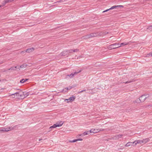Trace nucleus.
Listing matches in <instances>:
<instances>
[{"instance_id":"12","label":"nucleus","mask_w":152,"mask_h":152,"mask_svg":"<svg viewBox=\"0 0 152 152\" xmlns=\"http://www.w3.org/2000/svg\"><path fill=\"white\" fill-rule=\"evenodd\" d=\"M34 50V48H30L27 49L25 52H27L28 53H30L33 51Z\"/></svg>"},{"instance_id":"19","label":"nucleus","mask_w":152,"mask_h":152,"mask_svg":"<svg viewBox=\"0 0 152 152\" xmlns=\"http://www.w3.org/2000/svg\"><path fill=\"white\" fill-rule=\"evenodd\" d=\"M143 143H145L149 141L148 138H146L142 140Z\"/></svg>"},{"instance_id":"26","label":"nucleus","mask_w":152,"mask_h":152,"mask_svg":"<svg viewBox=\"0 0 152 152\" xmlns=\"http://www.w3.org/2000/svg\"><path fill=\"white\" fill-rule=\"evenodd\" d=\"M67 0H60L57 1V3L64 2L65 1H67Z\"/></svg>"},{"instance_id":"1","label":"nucleus","mask_w":152,"mask_h":152,"mask_svg":"<svg viewBox=\"0 0 152 152\" xmlns=\"http://www.w3.org/2000/svg\"><path fill=\"white\" fill-rule=\"evenodd\" d=\"M149 96V95L148 94L143 95L140 97L139 99H137L136 100V102L139 103L140 102H143L145 101L146 98Z\"/></svg>"},{"instance_id":"22","label":"nucleus","mask_w":152,"mask_h":152,"mask_svg":"<svg viewBox=\"0 0 152 152\" xmlns=\"http://www.w3.org/2000/svg\"><path fill=\"white\" fill-rule=\"evenodd\" d=\"M147 29H148L150 31H152V25L148 26V27L147 28Z\"/></svg>"},{"instance_id":"11","label":"nucleus","mask_w":152,"mask_h":152,"mask_svg":"<svg viewBox=\"0 0 152 152\" xmlns=\"http://www.w3.org/2000/svg\"><path fill=\"white\" fill-rule=\"evenodd\" d=\"M134 142H135V144L136 145L138 143L141 144L142 143H143L142 140H135L134 141Z\"/></svg>"},{"instance_id":"31","label":"nucleus","mask_w":152,"mask_h":152,"mask_svg":"<svg viewBox=\"0 0 152 152\" xmlns=\"http://www.w3.org/2000/svg\"><path fill=\"white\" fill-rule=\"evenodd\" d=\"M86 91V90H82L80 92H79V93H81L84 91Z\"/></svg>"},{"instance_id":"6","label":"nucleus","mask_w":152,"mask_h":152,"mask_svg":"<svg viewBox=\"0 0 152 152\" xmlns=\"http://www.w3.org/2000/svg\"><path fill=\"white\" fill-rule=\"evenodd\" d=\"M130 145H132L133 146H136L135 144V142H134V141L133 142H127L126 145L125 146L128 147Z\"/></svg>"},{"instance_id":"10","label":"nucleus","mask_w":152,"mask_h":152,"mask_svg":"<svg viewBox=\"0 0 152 152\" xmlns=\"http://www.w3.org/2000/svg\"><path fill=\"white\" fill-rule=\"evenodd\" d=\"M90 132L91 133H96L98 132V129H92L90 130Z\"/></svg>"},{"instance_id":"23","label":"nucleus","mask_w":152,"mask_h":152,"mask_svg":"<svg viewBox=\"0 0 152 152\" xmlns=\"http://www.w3.org/2000/svg\"><path fill=\"white\" fill-rule=\"evenodd\" d=\"M152 56V52L150 53L149 54H147L146 57H150Z\"/></svg>"},{"instance_id":"39","label":"nucleus","mask_w":152,"mask_h":152,"mask_svg":"<svg viewBox=\"0 0 152 152\" xmlns=\"http://www.w3.org/2000/svg\"><path fill=\"white\" fill-rule=\"evenodd\" d=\"M42 140V139H39V141H40V140Z\"/></svg>"},{"instance_id":"37","label":"nucleus","mask_w":152,"mask_h":152,"mask_svg":"<svg viewBox=\"0 0 152 152\" xmlns=\"http://www.w3.org/2000/svg\"><path fill=\"white\" fill-rule=\"evenodd\" d=\"M110 9H107V10H107V11H109V10H110Z\"/></svg>"},{"instance_id":"16","label":"nucleus","mask_w":152,"mask_h":152,"mask_svg":"<svg viewBox=\"0 0 152 152\" xmlns=\"http://www.w3.org/2000/svg\"><path fill=\"white\" fill-rule=\"evenodd\" d=\"M82 139L81 138H79L76 139H75L72 140H71L69 141V142H75L78 141H82Z\"/></svg>"},{"instance_id":"30","label":"nucleus","mask_w":152,"mask_h":152,"mask_svg":"<svg viewBox=\"0 0 152 152\" xmlns=\"http://www.w3.org/2000/svg\"><path fill=\"white\" fill-rule=\"evenodd\" d=\"M70 88H69L68 87H66L65 88V89H66L67 90H69Z\"/></svg>"},{"instance_id":"34","label":"nucleus","mask_w":152,"mask_h":152,"mask_svg":"<svg viewBox=\"0 0 152 152\" xmlns=\"http://www.w3.org/2000/svg\"><path fill=\"white\" fill-rule=\"evenodd\" d=\"M2 4H3V5H4L6 4L4 2V1L2 3Z\"/></svg>"},{"instance_id":"8","label":"nucleus","mask_w":152,"mask_h":152,"mask_svg":"<svg viewBox=\"0 0 152 152\" xmlns=\"http://www.w3.org/2000/svg\"><path fill=\"white\" fill-rule=\"evenodd\" d=\"M75 97L72 96L70 97L68 99H65V101H68L69 100V102H72L75 100ZM67 102H69L68 101Z\"/></svg>"},{"instance_id":"38","label":"nucleus","mask_w":152,"mask_h":152,"mask_svg":"<svg viewBox=\"0 0 152 152\" xmlns=\"http://www.w3.org/2000/svg\"><path fill=\"white\" fill-rule=\"evenodd\" d=\"M64 89H63L62 91V92L63 91H64Z\"/></svg>"},{"instance_id":"41","label":"nucleus","mask_w":152,"mask_h":152,"mask_svg":"<svg viewBox=\"0 0 152 152\" xmlns=\"http://www.w3.org/2000/svg\"><path fill=\"white\" fill-rule=\"evenodd\" d=\"M1 81V80H0V81Z\"/></svg>"},{"instance_id":"29","label":"nucleus","mask_w":152,"mask_h":152,"mask_svg":"<svg viewBox=\"0 0 152 152\" xmlns=\"http://www.w3.org/2000/svg\"><path fill=\"white\" fill-rule=\"evenodd\" d=\"M79 51V49H75L74 50H73V52H77Z\"/></svg>"},{"instance_id":"32","label":"nucleus","mask_w":152,"mask_h":152,"mask_svg":"<svg viewBox=\"0 0 152 152\" xmlns=\"http://www.w3.org/2000/svg\"><path fill=\"white\" fill-rule=\"evenodd\" d=\"M4 62V61H0V64H3Z\"/></svg>"},{"instance_id":"14","label":"nucleus","mask_w":152,"mask_h":152,"mask_svg":"<svg viewBox=\"0 0 152 152\" xmlns=\"http://www.w3.org/2000/svg\"><path fill=\"white\" fill-rule=\"evenodd\" d=\"M122 136V134L117 135L114 136L113 138L114 139H117L121 137Z\"/></svg>"},{"instance_id":"13","label":"nucleus","mask_w":152,"mask_h":152,"mask_svg":"<svg viewBox=\"0 0 152 152\" xmlns=\"http://www.w3.org/2000/svg\"><path fill=\"white\" fill-rule=\"evenodd\" d=\"M123 7L124 6L122 5H117V6H114L111 7L110 8V9L113 10L114 9L117 8L118 7Z\"/></svg>"},{"instance_id":"24","label":"nucleus","mask_w":152,"mask_h":152,"mask_svg":"<svg viewBox=\"0 0 152 152\" xmlns=\"http://www.w3.org/2000/svg\"><path fill=\"white\" fill-rule=\"evenodd\" d=\"M67 52L68 53H72L73 52V50L72 49H70V50H68L67 51Z\"/></svg>"},{"instance_id":"9","label":"nucleus","mask_w":152,"mask_h":152,"mask_svg":"<svg viewBox=\"0 0 152 152\" xmlns=\"http://www.w3.org/2000/svg\"><path fill=\"white\" fill-rule=\"evenodd\" d=\"M90 133V130L89 131H86L85 132H84L82 134H80V136H84L86 135H87V134H89Z\"/></svg>"},{"instance_id":"4","label":"nucleus","mask_w":152,"mask_h":152,"mask_svg":"<svg viewBox=\"0 0 152 152\" xmlns=\"http://www.w3.org/2000/svg\"><path fill=\"white\" fill-rule=\"evenodd\" d=\"M64 124V122L62 121H60V122L57 123L53 124L52 126L50 127V129L56 128V127H60L62 126Z\"/></svg>"},{"instance_id":"25","label":"nucleus","mask_w":152,"mask_h":152,"mask_svg":"<svg viewBox=\"0 0 152 152\" xmlns=\"http://www.w3.org/2000/svg\"><path fill=\"white\" fill-rule=\"evenodd\" d=\"M23 96H24V97H27L29 94L28 92L26 93L25 94H24V92H23Z\"/></svg>"},{"instance_id":"36","label":"nucleus","mask_w":152,"mask_h":152,"mask_svg":"<svg viewBox=\"0 0 152 152\" xmlns=\"http://www.w3.org/2000/svg\"><path fill=\"white\" fill-rule=\"evenodd\" d=\"M107 12V10H104V11H103V12Z\"/></svg>"},{"instance_id":"5","label":"nucleus","mask_w":152,"mask_h":152,"mask_svg":"<svg viewBox=\"0 0 152 152\" xmlns=\"http://www.w3.org/2000/svg\"><path fill=\"white\" fill-rule=\"evenodd\" d=\"M119 44L118 43H114L109 45L108 48L109 49H115L120 47V46L116 47V46L118 45Z\"/></svg>"},{"instance_id":"27","label":"nucleus","mask_w":152,"mask_h":152,"mask_svg":"<svg viewBox=\"0 0 152 152\" xmlns=\"http://www.w3.org/2000/svg\"><path fill=\"white\" fill-rule=\"evenodd\" d=\"M104 129H103L101 128V129H98V132H100V131H104Z\"/></svg>"},{"instance_id":"2","label":"nucleus","mask_w":152,"mask_h":152,"mask_svg":"<svg viewBox=\"0 0 152 152\" xmlns=\"http://www.w3.org/2000/svg\"><path fill=\"white\" fill-rule=\"evenodd\" d=\"M11 96H16L17 98L19 99H23L24 98L23 92H16L11 94Z\"/></svg>"},{"instance_id":"35","label":"nucleus","mask_w":152,"mask_h":152,"mask_svg":"<svg viewBox=\"0 0 152 152\" xmlns=\"http://www.w3.org/2000/svg\"><path fill=\"white\" fill-rule=\"evenodd\" d=\"M107 12V10H104V11H103V12Z\"/></svg>"},{"instance_id":"33","label":"nucleus","mask_w":152,"mask_h":152,"mask_svg":"<svg viewBox=\"0 0 152 152\" xmlns=\"http://www.w3.org/2000/svg\"><path fill=\"white\" fill-rule=\"evenodd\" d=\"M4 5H3V4H2L1 5H0V7H3Z\"/></svg>"},{"instance_id":"15","label":"nucleus","mask_w":152,"mask_h":152,"mask_svg":"<svg viewBox=\"0 0 152 152\" xmlns=\"http://www.w3.org/2000/svg\"><path fill=\"white\" fill-rule=\"evenodd\" d=\"M27 64H23L20 66L19 67H18V69L20 70V68H25L27 67Z\"/></svg>"},{"instance_id":"21","label":"nucleus","mask_w":152,"mask_h":152,"mask_svg":"<svg viewBox=\"0 0 152 152\" xmlns=\"http://www.w3.org/2000/svg\"><path fill=\"white\" fill-rule=\"evenodd\" d=\"M128 44H129L128 42H125L122 43H121V45L120 46L121 47V46H123V45H128Z\"/></svg>"},{"instance_id":"40","label":"nucleus","mask_w":152,"mask_h":152,"mask_svg":"<svg viewBox=\"0 0 152 152\" xmlns=\"http://www.w3.org/2000/svg\"><path fill=\"white\" fill-rule=\"evenodd\" d=\"M15 97H12V98H14Z\"/></svg>"},{"instance_id":"28","label":"nucleus","mask_w":152,"mask_h":152,"mask_svg":"<svg viewBox=\"0 0 152 152\" xmlns=\"http://www.w3.org/2000/svg\"><path fill=\"white\" fill-rule=\"evenodd\" d=\"M133 81V80H132V81H126L125 82H124V83H125V84H126V83H130L131 82H132Z\"/></svg>"},{"instance_id":"17","label":"nucleus","mask_w":152,"mask_h":152,"mask_svg":"<svg viewBox=\"0 0 152 152\" xmlns=\"http://www.w3.org/2000/svg\"><path fill=\"white\" fill-rule=\"evenodd\" d=\"M68 53L66 51H64L63 52H62L60 53V55L61 56H65L67 55V54Z\"/></svg>"},{"instance_id":"18","label":"nucleus","mask_w":152,"mask_h":152,"mask_svg":"<svg viewBox=\"0 0 152 152\" xmlns=\"http://www.w3.org/2000/svg\"><path fill=\"white\" fill-rule=\"evenodd\" d=\"M28 80L27 79H23L20 80V82L21 83H24L27 80Z\"/></svg>"},{"instance_id":"20","label":"nucleus","mask_w":152,"mask_h":152,"mask_svg":"<svg viewBox=\"0 0 152 152\" xmlns=\"http://www.w3.org/2000/svg\"><path fill=\"white\" fill-rule=\"evenodd\" d=\"M18 67H17V66H15L14 67H11L10 68H9L8 70H15L17 68H18Z\"/></svg>"},{"instance_id":"7","label":"nucleus","mask_w":152,"mask_h":152,"mask_svg":"<svg viewBox=\"0 0 152 152\" xmlns=\"http://www.w3.org/2000/svg\"><path fill=\"white\" fill-rule=\"evenodd\" d=\"M81 72V70H80L78 72H75L73 73H72L71 74L69 75H67V76H69L70 77H73L74 75H76L77 74Z\"/></svg>"},{"instance_id":"3","label":"nucleus","mask_w":152,"mask_h":152,"mask_svg":"<svg viewBox=\"0 0 152 152\" xmlns=\"http://www.w3.org/2000/svg\"><path fill=\"white\" fill-rule=\"evenodd\" d=\"M99 35L96 32H94L90 34L86 35L82 37V39H86Z\"/></svg>"}]
</instances>
